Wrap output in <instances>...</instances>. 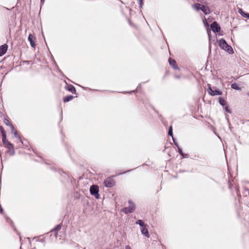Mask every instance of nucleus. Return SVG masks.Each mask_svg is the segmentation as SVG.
Here are the masks:
<instances>
[{"mask_svg":"<svg viewBox=\"0 0 249 249\" xmlns=\"http://www.w3.org/2000/svg\"><path fill=\"white\" fill-rule=\"evenodd\" d=\"M6 219L7 221H8L9 220H10L8 217H6Z\"/></svg>","mask_w":249,"mask_h":249,"instance_id":"58836bf2","label":"nucleus"},{"mask_svg":"<svg viewBox=\"0 0 249 249\" xmlns=\"http://www.w3.org/2000/svg\"><path fill=\"white\" fill-rule=\"evenodd\" d=\"M2 212H3V209H2V207H1V206L0 205V213H2Z\"/></svg>","mask_w":249,"mask_h":249,"instance_id":"c9c22d12","label":"nucleus"},{"mask_svg":"<svg viewBox=\"0 0 249 249\" xmlns=\"http://www.w3.org/2000/svg\"><path fill=\"white\" fill-rule=\"evenodd\" d=\"M224 109H225L226 111H227V112H229L230 113H231V110L229 108V107L228 106L225 107Z\"/></svg>","mask_w":249,"mask_h":249,"instance_id":"c756f323","label":"nucleus"},{"mask_svg":"<svg viewBox=\"0 0 249 249\" xmlns=\"http://www.w3.org/2000/svg\"><path fill=\"white\" fill-rule=\"evenodd\" d=\"M168 135L171 136V125L169 127V130L168 132Z\"/></svg>","mask_w":249,"mask_h":249,"instance_id":"2f4dec72","label":"nucleus"},{"mask_svg":"<svg viewBox=\"0 0 249 249\" xmlns=\"http://www.w3.org/2000/svg\"><path fill=\"white\" fill-rule=\"evenodd\" d=\"M207 33H208V36H209V38L210 39V38L211 37V31L210 30H208L207 31Z\"/></svg>","mask_w":249,"mask_h":249,"instance_id":"72a5a7b5","label":"nucleus"},{"mask_svg":"<svg viewBox=\"0 0 249 249\" xmlns=\"http://www.w3.org/2000/svg\"><path fill=\"white\" fill-rule=\"evenodd\" d=\"M172 74L176 79H180L184 77L181 67L177 64L175 60L172 59Z\"/></svg>","mask_w":249,"mask_h":249,"instance_id":"f257e3e1","label":"nucleus"},{"mask_svg":"<svg viewBox=\"0 0 249 249\" xmlns=\"http://www.w3.org/2000/svg\"><path fill=\"white\" fill-rule=\"evenodd\" d=\"M2 140L3 144L6 142L7 141L6 140V134H3V136H2Z\"/></svg>","mask_w":249,"mask_h":249,"instance_id":"bb28decb","label":"nucleus"},{"mask_svg":"<svg viewBox=\"0 0 249 249\" xmlns=\"http://www.w3.org/2000/svg\"><path fill=\"white\" fill-rule=\"evenodd\" d=\"M4 144L5 145V147H6L7 148H8V147L12 146L13 145V144L12 143H11L8 141L4 143Z\"/></svg>","mask_w":249,"mask_h":249,"instance_id":"a878e982","label":"nucleus"},{"mask_svg":"<svg viewBox=\"0 0 249 249\" xmlns=\"http://www.w3.org/2000/svg\"><path fill=\"white\" fill-rule=\"evenodd\" d=\"M219 46L222 49L224 50L230 54L234 53L232 48L228 45L226 41L223 38L219 40Z\"/></svg>","mask_w":249,"mask_h":249,"instance_id":"f03ea898","label":"nucleus"},{"mask_svg":"<svg viewBox=\"0 0 249 249\" xmlns=\"http://www.w3.org/2000/svg\"><path fill=\"white\" fill-rule=\"evenodd\" d=\"M89 190L91 195L94 196L96 198H99V188L97 185H91L90 187Z\"/></svg>","mask_w":249,"mask_h":249,"instance_id":"39448f33","label":"nucleus"},{"mask_svg":"<svg viewBox=\"0 0 249 249\" xmlns=\"http://www.w3.org/2000/svg\"><path fill=\"white\" fill-rule=\"evenodd\" d=\"M129 206L127 207L123 208L122 212L127 214L128 213H131L135 210V205L131 200L128 201Z\"/></svg>","mask_w":249,"mask_h":249,"instance_id":"7ed1b4c3","label":"nucleus"},{"mask_svg":"<svg viewBox=\"0 0 249 249\" xmlns=\"http://www.w3.org/2000/svg\"><path fill=\"white\" fill-rule=\"evenodd\" d=\"M135 223L137 225H139L141 228H142L143 226L146 225V224H145L143 221L142 220H138Z\"/></svg>","mask_w":249,"mask_h":249,"instance_id":"5701e85b","label":"nucleus"},{"mask_svg":"<svg viewBox=\"0 0 249 249\" xmlns=\"http://www.w3.org/2000/svg\"><path fill=\"white\" fill-rule=\"evenodd\" d=\"M171 143L169 142H166L165 145V148L164 149V152L166 153L169 156H170V152L171 150Z\"/></svg>","mask_w":249,"mask_h":249,"instance_id":"9d476101","label":"nucleus"},{"mask_svg":"<svg viewBox=\"0 0 249 249\" xmlns=\"http://www.w3.org/2000/svg\"><path fill=\"white\" fill-rule=\"evenodd\" d=\"M61 225H56L54 228L51 231V235L50 236H52L53 234H54V236L55 238H57V232L61 229Z\"/></svg>","mask_w":249,"mask_h":249,"instance_id":"6e6552de","label":"nucleus"},{"mask_svg":"<svg viewBox=\"0 0 249 249\" xmlns=\"http://www.w3.org/2000/svg\"><path fill=\"white\" fill-rule=\"evenodd\" d=\"M168 62L170 65H171V57H169L168 58Z\"/></svg>","mask_w":249,"mask_h":249,"instance_id":"f704fd0d","label":"nucleus"},{"mask_svg":"<svg viewBox=\"0 0 249 249\" xmlns=\"http://www.w3.org/2000/svg\"><path fill=\"white\" fill-rule=\"evenodd\" d=\"M0 130L2 134V136H3V134H6L5 132L3 129V128L2 126L0 127Z\"/></svg>","mask_w":249,"mask_h":249,"instance_id":"c85d7f7f","label":"nucleus"},{"mask_svg":"<svg viewBox=\"0 0 249 249\" xmlns=\"http://www.w3.org/2000/svg\"><path fill=\"white\" fill-rule=\"evenodd\" d=\"M211 30L214 33H218L220 31L221 27L216 21H213L211 25Z\"/></svg>","mask_w":249,"mask_h":249,"instance_id":"423d86ee","label":"nucleus"},{"mask_svg":"<svg viewBox=\"0 0 249 249\" xmlns=\"http://www.w3.org/2000/svg\"><path fill=\"white\" fill-rule=\"evenodd\" d=\"M200 10H201L205 15H208L210 13L209 7L203 4H202Z\"/></svg>","mask_w":249,"mask_h":249,"instance_id":"f8f14e48","label":"nucleus"},{"mask_svg":"<svg viewBox=\"0 0 249 249\" xmlns=\"http://www.w3.org/2000/svg\"><path fill=\"white\" fill-rule=\"evenodd\" d=\"M104 185L107 187H111L114 185V181L111 178H107L104 181Z\"/></svg>","mask_w":249,"mask_h":249,"instance_id":"0eeeda50","label":"nucleus"},{"mask_svg":"<svg viewBox=\"0 0 249 249\" xmlns=\"http://www.w3.org/2000/svg\"><path fill=\"white\" fill-rule=\"evenodd\" d=\"M67 89L68 91H70V92H72L73 93H76V89H75V88L73 86H72V85L69 86L67 88Z\"/></svg>","mask_w":249,"mask_h":249,"instance_id":"aec40b11","label":"nucleus"},{"mask_svg":"<svg viewBox=\"0 0 249 249\" xmlns=\"http://www.w3.org/2000/svg\"><path fill=\"white\" fill-rule=\"evenodd\" d=\"M139 5H140V7H142V5L143 3V0H139Z\"/></svg>","mask_w":249,"mask_h":249,"instance_id":"473e14b6","label":"nucleus"},{"mask_svg":"<svg viewBox=\"0 0 249 249\" xmlns=\"http://www.w3.org/2000/svg\"><path fill=\"white\" fill-rule=\"evenodd\" d=\"M4 124H5L6 125H8V126H10V124H12L10 123L9 121L8 120H7V119H5L4 120Z\"/></svg>","mask_w":249,"mask_h":249,"instance_id":"cd10ccee","label":"nucleus"},{"mask_svg":"<svg viewBox=\"0 0 249 249\" xmlns=\"http://www.w3.org/2000/svg\"><path fill=\"white\" fill-rule=\"evenodd\" d=\"M169 52L170 54H171L170 51L169 49Z\"/></svg>","mask_w":249,"mask_h":249,"instance_id":"79ce46f5","label":"nucleus"},{"mask_svg":"<svg viewBox=\"0 0 249 249\" xmlns=\"http://www.w3.org/2000/svg\"><path fill=\"white\" fill-rule=\"evenodd\" d=\"M44 0H41V2H43L44 1Z\"/></svg>","mask_w":249,"mask_h":249,"instance_id":"ea45409f","label":"nucleus"},{"mask_svg":"<svg viewBox=\"0 0 249 249\" xmlns=\"http://www.w3.org/2000/svg\"><path fill=\"white\" fill-rule=\"evenodd\" d=\"M172 141H173L174 144L176 145V146L178 148V147H179L178 144V143L175 141L173 136L172 135Z\"/></svg>","mask_w":249,"mask_h":249,"instance_id":"7c9ffc66","label":"nucleus"},{"mask_svg":"<svg viewBox=\"0 0 249 249\" xmlns=\"http://www.w3.org/2000/svg\"><path fill=\"white\" fill-rule=\"evenodd\" d=\"M247 95H248V96H249V92H248V93H247Z\"/></svg>","mask_w":249,"mask_h":249,"instance_id":"a19ab883","label":"nucleus"},{"mask_svg":"<svg viewBox=\"0 0 249 249\" xmlns=\"http://www.w3.org/2000/svg\"><path fill=\"white\" fill-rule=\"evenodd\" d=\"M73 98V96L72 95H69L65 97L64 98L63 101L64 102H68L71 100Z\"/></svg>","mask_w":249,"mask_h":249,"instance_id":"4be33fe9","label":"nucleus"},{"mask_svg":"<svg viewBox=\"0 0 249 249\" xmlns=\"http://www.w3.org/2000/svg\"><path fill=\"white\" fill-rule=\"evenodd\" d=\"M231 88L234 89L238 90H241V88L239 87V85L235 83L231 84Z\"/></svg>","mask_w":249,"mask_h":249,"instance_id":"6ab92c4d","label":"nucleus"},{"mask_svg":"<svg viewBox=\"0 0 249 249\" xmlns=\"http://www.w3.org/2000/svg\"><path fill=\"white\" fill-rule=\"evenodd\" d=\"M141 231L142 234L144 235L148 238L149 237V232L146 228V225L145 226H143L142 228H141Z\"/></svg>","mask_w":249,"mask_h":249,"instance_id":"ddd939ff","label":"nucleus"},{"mask_svg":"<svg viewBox=\"0 0 249 249\" xmlns=\"http://www.w3.org/2000/svg\"><path fill=\"white\" fill-rule=\"evenodd\" d=\"M35 39L36 37L34 35L32 34H30L29 35L28 39L30 43L31 46L33 48H35L36 46V43L35 41Z\"/></svg>","mask_w":249,"mask_h":249,"instance_id":"1a4fd4ad","label":"nucleus"},{"mask_svg":"<svg viewBox=\"0 0 249 249\" xmlns=\"http://www.w3.org/2000/svg\"><path fill=\"white\" fill-rule=\"evenodd\" d=\"M208 92L209 94L212 96L215 95H221L222 94V92L216 89V87H213V89L211 88L210 85H208Z\"/></svg>","mask_w":249,"mask_h":249,"instance_id":"20e7f679","label":"nucleus"},{"mask_svg":"<svg viewBox=\"0 0 249 249\" xmlns=\"http://www.w3.org/2000/svg\"><path fill=\"white\" fill-rule=\"evenodd\" d=\"M10 127L11 129V133H13L15 136L18 138L19 140L22 143L21 138L19 137L17 131L15 130L13 124H10Z\"/></svg>","mask_w":249,"mask_h":249,"instance_id":"4468645a","label":"nucleus"},{"mask_svg":"<svg viewBox=\"0 0 249 249\" xmlns=\"http://www.w3.org/2000/svg\"><path fill=\"white\" fill-rule=\"evenodd\" d=\"M8 150L7 152L10 155H14L15 154V150L14 148V145L10 147H8Z\"/></svg>","mask_w":249,"mask_h":249,"instance_id":"a211bd4d","label":"nucleus"},{"mask_svg":"<svg viewBox=\"0 0 249 249\" xmlns=\"http://www.w3.org/2000/svg\"><path fill=\"white\" fill-rule=\"evenodd\" d=\"M238 13L244 18L249 19V13L245 12L242 9H238Z\"/></svg>","mask_w":249,"mask_h":249,"instance_id":"dca6fc26","label":"nucleus"},{"mask_svg":"<svg viewBox=\"0 0 249 249\" xmlns=\"http://www.w3.org/2000/svg\"><path fill=\"white\" fill-rule=\"evenodd\" d=\"M8 46L6 44H4L0 46V56L4 54L7 50Z\"/></svg>","mask_w":249,"mask_h":249,"instance_id":"9b49d317","label":"nucleus"},{"mask_svg":"<svg viewBox=\"0 0 249 249\" xmlns=\"http://www.w3.org/2000/svg\"><path fill=\"white\" fill-rule=\"evenodd\" d=\"M201 4L200 3H196L194 5V7L196 10H199L200 8L201 7Z\"/></svg>","mask_w":249,"mask_h":249,"instance_id":"393cba45","label":"nucleus"},{"mask_svg":"<svg viewBox=\"0 0 249 249\" xmlns=\"http://www.w3.org/2000/svg\"><path fill=\"white\" fill-rule=\"evenodd\" d=\"M238 13L244 18L249 19V13L245 12L242 9H238Z\"/></svg>","mask_w":249,"mask_h":249,"instance_id":"2eb2a0df","label":"nucleus"},{"mask_svg":"<svg viewBox=\"0 0 249 249\" xmlns=\"http://www.w3.org/2000/svg\"><path fill=\"white\" fill-rule=\"evenodd\" d=\"M162 123L163 124L166 126V124L165 123V122H164V121H162Z\"/></svg>","mask_w":249,"mask_h":249,"instance_id":"e433bc0d","label":"nucleus"},{"mask_svg":"<svg viewBox=\"0 0 249 249\" xmlns=\"http://www.w3.org/2000/svg\"><path fill=\"white\" fill-rule=\"evenodd\" d=\"M131 170H128V171H127V172H129V171H130ZM126 172H127V171H126ZM125 173H126V172H123V173H120V174H122Z\"/></svg>","mask_w":249,"mask_h":249,"instance_id":"4c0bfd02","label":"nucleus"},{"mask_svg":"<svg viewBox=\"0 0 249 249\" xmlns=\"http://www.w3.org/2000/svg\"><path fill=\"white\" fill-rule=\"evenodd\" d=\"M178 152L179 153V154L181 155L182 156H183V157H187V154H184L183 152H182V150L181 149V148H180L179 147H178Z\"/></svg>","mask_w":249,"mask_h":249,"instance_id":"b1692460","label":"nucleus"},{"mask_svg":"<svg viewBox=\"0 0 249 249\" xmlns=\"http://www.w3.org/2000/svg\"><path fill=\"white\" fill-rule=\"evenodd\" d=\"M218 101L221 106L224 107L226 105V101L220 97L218 98Z\"/></svg>","mask_w":249,"mask_h":249,"instance_id":"412c9836","label":"nucleus"},{"mask_svg":"<svg viewBox=\"0 0 249 249\" xmlns=\"http://www.w3.org/2000/svg\"><path fill=\"white\" fill-rule=\"evenodd\" d=\"M238 13L244 18L249 19V13L245 12L242 9H238Z\"/></svg>","mask_w":249,"mask_h":249,"instance_id":"f3484780","label":"nucleus"}]
</instances>
